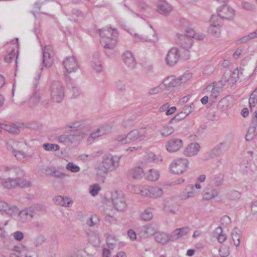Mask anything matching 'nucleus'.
<instances>
[{
    "label": "nucleus",
    "instance_id": "nucleus-1",
    "mask_svg": "<svg viewBox=\"0 0 257 257\" xmlns=\"http://www.w3.org/2000/svg\"><path fill=\"white\" fill-rule=\"evenodd\" d=\"M119 158L111 154L103 156L102 161L96 168L98 178L104 179L109 172L114 170L119 166Z\"/></svg>",
    "mask_w": 257,
    "mask_h": 257
},
{
    "label": "nucleus",
    "instance_id": "nucleus-2",
    "mask_svg": "<svg viewBox=\"0 0 257 257\" xmlns=\"http://www.w3.org/2000/svg\"><path fill=\"white\" fill-rule=\"evenodd\" d=\"M100 43L105 49L112 50L117 43L118 33L111 28L99 29Z\"/></svg>",
    "mask_w": 257,
    "mask_h": 257
},
{
    "label": "nucleus",
    "instance_id": "nucleus-3",
    "mask_svg": "<svg viewBox=\"0 0 257 257\" xmlns=\"http://www.w3.org/2000/svg\"><path fill=\"white\" fill-rule=\"evenodd\" d=\"M51 98L54 102L59 103L64 99V90L62 83L59 81H54L50 86Z\"/></svg>",
    "mask_w": 257,
    "mask_h": 257
},
{
    "label": "nucleus",
    "instance_id": "nucleus-4",
    "mask_svg": "<svg viewBox=\"0 0 257 257\" xmlns=\"http://www.w3.org/2000/svg\"><path fill=\"white\" fill-rule=\"evenodd\" d=\"M24 172L19 167L15 166H2L0 167V179L4 177L15 178L18 176H24Z\"/></svg>",
    "mask_w": 257,
    "mask_h": 257
},
{
    "label": "nucleus",
    "instance_id": "nucleus-5",
    "mask_svg": "<svg viewBox=\"0 0 257 257\" xmlns=\"http://www.w3.org/2000/svg\"><path fill=\"white\" fill-rule=\"evenodd\" d=\"M54 48L52 45L45 46L42 49V67L50 68L53 63V57L54 56Z\"/></svg>",
    "mask_w": 257,
    "mask_h": 257
},
{
    "label": "nucleus",
    "instance_id": "nucleus-6",
    "mask_svg": "<svg viewBox=\"0 0 257 257\" xmlns=\"http://www.w3.org/2000/svg\"><path fill=\"white\" fill-rule=\"evenodd\" d=\"M176 42L185 51V55L183 56L184 59L187 60L190 58L189 49L191 48L193 40L189 37L183 34H177Z\"/></svg>",
    "mask_w": 257,
    "mask_h": 257
},
{
    "label": "nucleus",
    "instance_id": "nucleus-7",
    "mask_svg": "<svg viewBox=\"0 0 257 257\" xmlns=\"http://www.w3.org/2000/svg\"><path fill=\"white\" fill-rule=\"evenodd\" d=\"M113 205L117 211H124L127 207L123 194L121 192L115 191L111 194Z\"/></svg>",
    "mask_w": 257,
    "mask_h": 257
},
{
    "label": "nucleus",
    "instance_id": "nucleus-8",
    "mask_svg": "<svg viewBox=\"0 0 257 257\" xmlns=\"http://www.w3.org/2000/svg\"><path fill=\"white\" fill-rule=\"evenodd\" d=\"M188 164L189 162L187 159H178L171 165V171L174 174H182L186 170Z\"/></svg>",
    "mask_w": 257,
    "mask_h": 257
},
{
    "label": "nucleus",
    "instance_id": "nucleus-9",
    "mask_svg": "<svg viewBox=\"0 0 257 257\" xmlns=\"http://www.w3.org/2000/svg\"><path fill=\"white\" fill-rule=\"evenodd\" d=\"M81 138L82 135L80 133L70 135L63 134L57 138V141L59 143L68 146L80 142Z\"/></svg>",
    "mask_w": 257,
    "mask_h": 257
},
{
    "label": "nucleus",
    "instance_id": "nucleus-10",
    "mask_svg": "<svg viewBox=\"0 0 257 257\" xmlns=\"http://www.w3.org/2000/svg\"><path fill=\"white\" fill-rule=\"evenodd\" d=\"M158 228L155 224H149L138 228V234L142 238H147L150 236L154 235Z\"/></svg>",
    "mask_w": 257,
    "mask_h": 257
},
{
    "label": "nucleus",
    "instance_id": "nucleus-11",
    "mask_svg": "<svg viewBox=\"0 0 257 257\" xmlns=\"http://www.w3.org/2000/svg\"><path fill=\"white\" fill-rule=\"evenodd\" d=\"M186 80L187 79L185 76L178 78H176L174 76H171L165 79L162 84L165 86L166 88L169 90L171 88L179 86L182 83L185 82Z\"/></svg>",
    "mask_w": 257,
    "mask_h": 257
},
{
    "label": "nucleus",
    "instance_id": "nucleus-12",
    "mask_svg": "<svg viewBox=\"0 0 257 257\" xmlns=\"http://www.w3.org/2000/svg\"><path fill=\"white\" fill-rule=\"evenodd\" d=\"M180 57V54L178 48H171L168 52L165 60L168 65L173 66L176 64Z\"/></svg>",
    "mask_w": 257,
    "mask_h": 257
},
{
    "label": "nucleus",
    "instance_id": "nucleus-13",
    "mask_svg": "<svg viewBox=\"0 0 257 257\" xmlns=\"http://www.w3.org/2000/svg\"><path fill=\"white\" fill-rule=\"evenodd\" d=\"M145 138V130L141 128L140 130H134L126 135L128 143L141 141Z\"/></svg>",
    "mask_w": 257,
    "mask_h": 257
},
{
    "label": "nucleus",
    "instance_id": "nucleus-14",
    "mask_svg": "<svg viewBox=\"0 0 257 257\" xmlns=\"http://www.w3.org/2000/svg\"><path fill=\"white\" fill-rule=\"evenodd\" d=\"M228 146L227 143L223 141L211 150L208 152V156L210 159L214 158L224 154L228 150Z\"/></svg>",
    "mask_w": 257,
    "mask_h": 257
},
{
    "label": "nucleus",
    "instance_id": "nucleus-15",
    "mask_svg": "<svg viewBox=\"0 0 257 257\" xmlns=\"http://www.w3.org/2000/svg\"><path fill=\"white\" fill-rule=\"evenodd\" d=\"M63 63L64 68L68 73L75 72L79 68L78 62L73 56L67 57L63 61Z\"/></svg>",
    "mask_w": 257,
    "mask_h": 257
},
{
    "label": "nucleus",
    "instance_id": "nucleus-16",
    "mask_svg": "<svg viewBox=\"0 0 257 257\" xmlns=\"http://www.w3.org/2000/svg\"><path fill=\"white\" fill-rule=\"evenodd\" d=\"M217 13L219 17L223 19L232 20L235 15V11L232 8L225 4L218 8Z\"/></svg>",
    "mask_w": 257,
    "mask_h": 257
},
{
    "label": "nucleus",
    "instance_id": "nucleus-17",
    "mask_svg": "<svg viewBox=\"0 0 257 257\" xmlns=\"http://www.w3.org/2000/svg\"><path fill=\"white\" fill-rule=\"evenodd\" d=\"M123 63L131 69H134L137 65V61L132 53L129 51H126L122 55Z\"/></svg>",
    "mask_w": 257,
    "mask_h": 257
},
{
    "label": "nucleus",
    "instance_id": "nucleus-18",
    "mask_svg": "<svg viewBox=\"0 0 257 257\" xmlns=\"http://www.w3.org/2000/svg\"><path fill=\"white\" fill-rule=\"evenodd\" d=\"M183 142L181 139L173 138L168 141L166 144L167 150L169 152H175L181 149Z\"/></svg>",
    "mask_w": 257,
    "mask_h": 257
},
{
    "label": "nucleus",
    "instance_id": "nucleus-19",
    "mask_svg": "<svg viewBox=\"0 0 257 257\" xmlns=\"http://www.w3.org/2000/svg\"><path fill=\"white\" fill-rule=\"evenodd\" d=\"M112 128V126L109 124H104L101 127L98 128L96 132L91 134L88 138L89 141L90 139L94 140L101 136L109 133L111 131Z\"/></svg>",
    "mask_w": 257,
    "mask_h": 257
},
{
    "label": "nucleus",
    "instance_id": "nucleus-20",
    "mask_svg": "<svg viewBox=\"0 0 257 257\" xmlns=\"http://www.w3.org/2000/svg\"><path fill=\"white\" fill-rule=\"evenodd\" d=\"M173 10L172 7L167 2L166 0H160L158 4L157 11L164 16H167Z\"/></svg>",
    "mask_w": 257,
    "mask_h": 257
},
{
    "label": "nucleus",
    "instance_id": "nucleus-21",
    "mask_svg": "<svg viewBox=\"0 0 257 257\" xmlns=\"http://www.w3.org/2000/svg\"><path fill=\"white\" fill-rule=\"evenodd\" d=\"M35 211L33 207L27 208L20 211L19 213L20 220L23 222L30 220L33 218Z\"/></svg>",
    "mask_w": 257,
    "mask_h": 257
},
{
    "label": "nucleus",
    "instance_id": "nucleus-22",
    "mask_svg": "<svg viewBox=\"0 0 257 257\" xmlns=\"http://www.w3.org/2000/svg\"><path fill=\"white\" fill-rule=\"evenodd\" d=\"M200 149V145L197 143L189 144L184 150V154L186 156L191 157L197 154Z\"/></svg>",
    "mask_w": 257,
    "mask_h": 257
},
{
    "label": "nucleus",
    "instance_id": "nucleus-23",
    "mask_svg": "<svg viewBox=\"0 0 257 257\" xmlns=\"http://www.w3.org/2000/svg\"><path fill=\"white\" fill-rule=\"evenodd\" d=\"M154 236L155 240L162 245L166 244L171 240V235L169 236L168 234L163 232L156 231Z\"/></svg>",
    "mask_w": 257,
    "mask_h": 257
},
{
    "label": "nucleus",
    "instance_id": "nucleus-24",
    "mask_svg": "<svg viewBox=\"0 0 257 257\" xmlns=\"http://www.w3.org/2000/svg\"><path fill=\"white\" fill-rule=\"evenodd\" d=\"M218 19V16H212L210 18V27L209 28V31L210 33L214 36H218L220 34V30L218 27L220 26V23L218 22L216 23L214 21V19Z\"/></svg>",
    "mask_w": 257,
    "mask_h": 257
},
{
    "label": "nucleus",
    "instance_id": "nucleus-25",
    "mask_svg": "<svg viewBox=\"0 0 257 257\" xmlns=\"http://www.w3.org/2000/svg\"><path fill=\"white\" fill-rule=\"evenodd\" d=\"M189 228L188 226L177 228L174 230L171 234L172 241H175L185 235L188 232Z\"/></svg>",
    "mask_w": 257,
    "mask_h": 257
},
{
    "label": "nucleus",
    "instance_id": "nucleus-26",
    "mask_svg": "<svg viewBox=\"0 0 257 257\" xmlns=\"http://www.w3.org/2000/svg\"><path fill=\"white\" fill-rule=\"evenodd\" d=\"M145 175L144 170L141 167H135L130 169L128 172V176L134 179L139 180Z\"/></svg>",
    "mask_w": 257,
    "mask_h": 257
},
{
    "label": "nucleus",
    "instance_id": "nucleus-27",
    "mask_svg": "<svg viewBox=\"0 0 257 257\" xmlns=\"http://www.w3.org/2000/svg\"><path fill=\"white\" fill-rule=\"evenodd\" d=\"M92 66L96 73L100 72L102 71V67L99 60V54L97 52H94L93 54Z\"/></svg>",
    "mask_w": 257,
    "mask_h": 257
},
{
    "label": "nucleus",
    "instance_id": "nucleus-28",
    "mask_svg": "<svg viewBox=\"0 0 257 257\" xmlns=\"http://www.w3.org/2000/svg\"><path fill=\"white\" fill-rule=\"evenodd\" d=\"M46 172L47 174L57 178H64L67 176L66 174L61 172L59 170L52 167L47 168Z\"/></svg>",
    "mask_w": 257,
    "mask_h": 257
},
{
    "label": "nucleus",
    "instance_id": "nucleus-29",
    "mask_svg": "<svg viewBox=\"0 0 257 257\" xmlns=\"http://www.w3.org/2000/svg\"><path fill=\"white\" fill-rule=\"evenodd\" d=\"M54 201L56 204L63 207H67L70 203H72L69 198L61 196L55 197L54 199Z\"/></svg>",
    "mask_w": 257,
    "mask_h": 257
},
{
    "label": "nucleus",
    "instance_id": "nucleus-30",
    "mask_svg": "<svg viewBox=\"0 0 257 257\" xmlns=\"http://www.w3.org/2000/svg\"><path fill=\"white\" fill-rule=\"evenodd\" d=\"M66 81L67 86L71 88V91L73 93V96L76 98L80 95L81 91L78 87H77L74 82L72 81L70 78H66Z\"/></svg>",
    "mask_w": 257,
    "mask_h": 257
},
{
    "label": "nucleus",
    "instance_id": "nucleus-31",
    "mask_svg": "<svg viewBox=\"0 0 257 257\" xmlns=\"http://www.w3.org/2000/svg\"><path fill=\"white\" fill-rule=\"evenodd\" d=\"M218 192L215 189L205 188L203 191V199L209 200L218 196Z\"/></svg>",
    "mask_w": 257,
    "mask_h": 257
},
{
    "label": "nucleus",
    "instance_id": "nucleus-32",
    "mask_svg": "<svg viewBox=\"0 0 257 257\" xmlns=\"http://www.w3.org/2000/svg\"><path fill=\"white\" fill-rule=\"evenodd\" d=\"M146 178L149 181H157L159 177L160 173L159 171L156 169H151L149 170V172L145 174Z\"/></svg>",
    "mask_w": 257,
    "mask_h": 257
},
{
    "label": "nucleus",
    "instance_id": "nucleus-33",
    "mask_svg": "<svg viewBox=\"0 0 257 257\" xmlns=\"http://www.w3.org/2000/svg\"><path fill=\"white\" fill-rule=\"evenodd\" d=\"M162 158L160 155H156L152 152L149 153L145 156V161L148 162H154L158 163L159 162L162 161Z\"/></svg>",
    "mask_w": 257,
    "mask_h": 257
},
{
    "label": "nucleus",
    "instance_id": "nucleus-34",
    "mask_svg": "<svg viewBox=\"0 0 257 257\" xmlns=\"http://www.w3.org/2000/svg\"><path fill=\"white\" fill-rule=\"evenodd\" d=\"M17 177L13 178L12 177H8V178L4 182L2 185L4 188L7 189H12L15 187H17Z\"/></svg>",
    "mask_w": 257,
    "mask_h": 257
},
{
    "label": "nucleus",
    "instance_id": "nucleus-35",
    "mask_svg": "<svg viewBox=\"0 0 257 257\" xmlns=\"http://www.w3.org/2000/svg\"><path fill=\"white\" fill-rule=\"evenodd\" d=\"M150 197L153 198L160 197L163 194L161 188L157 186H150Z\"/></svg>",
    "mask_w": 257,
    "mask_h": 257
},
{
    "label": "nucleus",
    "instance_id": "nucleus-36",
    "mask_svg": "<svg viewBox=\"0 0 257 257\" xmlns=\"http://www.w3.org/2000/svg\"><path fill=\"white\" fill-rule=\"evenodd\" d=\"M42 94L38 91H36L34 92L33 95L30 98V103L31 107H33L38 104L41 100Z\"/></svg>",
    "mask_w": 257,
    "mask_h": 257
},
{
    "label": "nucleus",
    "instance_id": "nucleus-37",
    "mask_svg": "<svg viewBox=\"0 0 257 257\" xmlns=\"http://www.w3.org/2000/svg\"><path fill=\"white\" fill-rule=\"evenodd\" d=\"M2 126H4V130L11 134L15 135L19 134L20 132L19 126L15 123H11L10 124H5V125Z\"/></svg>",
    "mask_w": 257,
    "mask_h": 257
},
{
    "label": "nucleus",
    "instance_id": "nucleus-38",
    "mask_svg": "<svg viewBox=\"0 0 257 257\" xmlns=\"http://www.w3.org/2000/svg\"><path fill=\"white\" fill-rule=\"evenodd\" d=\"M248 101L249 108L251 111L252 108L254 107L257 103V87L250 94Z\"/></svg>",
    "mask_w": 257,
    "mask_h": 257
},
{
    "label": "nucleus",
    "instance_id": "nucleus-39",
    "mask_svg": "<svg viewBox=\"0 0 257 257\" xmlns=\"http://www.w3.org/2000/svg\"><path fill=\"white\" fill-rule=\"evenodd\" d=\"M22 176L17 177V187L20 188H26L31 186L30 181L26 180L23 178H21Z\"/></svg>",
    "mask_w": 257,
    "mask_h": 257
},
{
    "label": "nucleus",
    "instance_id": "nucleus-40",
    "mask_svg": "<svg viewBox=\"0 0 257 257\" xmlns=\"http://www.w3.org/2000/svg\"><path fill=\"white\" fill-rule=\"evenodd\" d=\"M215 233L218 234L217 240L220 243H222L226 239V236L222 233L221 227H217L215 229Z\"/></svg>",
    "mask_w": 257,
    "mask_h": 257
},
{
    "label": "nucleus",
    "instance_id": "nucleus-41",
    "mask_svg": "<svg viewBox=\"0 0 257 257\" xmlns=\"http://www.w3.org/2000/svg\"><path fill=\"white\" fill-rule=\"evenodd\" d=\"M153 217V213L150 208L146 209L141 215V219L144 221H150Z\"/></svg>",
    "mask_w": 257,
    "mask_h": 257
},
{
    "label": "nucleus",
    "instance_id": "nucleus-42",
    "mask_svg": "<svg viewBox=\"0 0 257 257\" xmlns=\"http://www.w3.org/2000/svg\"><path fill=\"white\" fill-rule=\"evenodd\" d=\"M160 132L162 136L167 137L173 133L174 128L172 126H163Z\"/></svg>",
    "mask_w": 257,
    "mask_h": 257
},
{
    "label": "nucleus",
    "instance_id": "nucleus-43",
    "mask_svg": "<svg viewBox=\"0 0 257 257\" xmlns=\"http://www.w3.org/2000/svg\"><path fill=\"white\" fill-rule=\"evenodd\" d=\"M18 209L15 205H10L7 203V208L4 210V212L11 216L15 215L18 213Z\"/></svg>",
    "mask_w": 257,
    "mask_h": 257
},
{
    "label": "nucleus",
    "instance_id": "nucleus-44",
    "mask_svg": "<svg viewBox=\"0 0 257 257\" xmlns=\"http://www.w3.org/2000/svg\"><path fill=\"white\" fill-rule=\"evenodd\" d=\"M43 148L48 151H56L59 150V146L57 144L45 143L43 145Z\"/></svg>",
    "mask_w": 257,
    "mask_h": 257
},
{
    "label": "nucleus",
    "instance_id": "nucleus-45",
    "mask_svg": "<svg viewBox=\"0 0 257 257\" xmlns=\"http://www.w3.org/2000/svg\"><path fill=\"white\" fill-rule=\"evenodd\" d=\"M223 181V175L222 174H218L214 175L212 182L216 186H220Z\"/></svg>",
    "mask_w": 257,
    "mask_h": 257
},
{
    "label": "nucleus",
    "instance_id": "nucleus-46",
    "mask_svg": "<svg viewBox=\"0 0 257 257\" xmlns=\"http://www.w3.org/2000/svg\"><path fill=\"white\" fill-rule=\"evenodd\" d=\"M46 240V237L42 234H39L34 240L33 243L35 247L42 245Z\"/></svg>",
    "mask_w": 257,
    "mask_h": 257
},
{
    "label": "nucleus",
    "instance_id": "nucleus-47",
    "mask_svg": "<svg viewBox=\"0 0 257 257\" xmlns=\"http://www.w3.org/2000/svg\"><path fill=\"white\" fill-rule=\"evenodd\" d=\"M213 85H210L209 86H207V89H210L211 88V95L210 96L213 99H215L217 96H218L220 90L218 88H216L214 85V83H213Z\"/></svg>",
    "mask_w": 257,
    "mask_h": 257
},
{
    "label": "nucleus",
    "instance_id": "nucleus-48",
    "mask_svg": "<svg viewBox=\"0 0 257 257\" xmlns=\"http://www.w3.org/2000/svg\"><path fill=\"white\" fill-rule=\"evenodd\" d=\"M229 82L231 84L235 83L239 79V70L238 69L234 70L229 76Z\"/></svg>",
    "mask_w": 257,
    "mask_h": 257
},
{
    "label": "nucleus",
    "instance_id": "nucleus-49",
    "mask_svg": "<svg viewBox=\"0 0 257 257\" xmlns=\"http://www.w3.org/2000/svg\"><path fill=\"white\" fill-rule=\"evenodd\" d=\"M186 115H184L182 112H180L177 114L173 118L171 119L169 121V123L173 124L179 122V121L183 119L186 117Z\"/></svg>",
    "mask_w": 257,
    "mask_h": 257
},
{
    "label": "nucleus",
    "instance_id": "nucleus-50",
    "mask_svg": "<svg viewBox=\"0 0 257 257\" xmlns=\"http://www.w3.org/2000/svg\"><path fill=\"white\" fill-rule=\"evenodd\" d=\"M16 55L15 49L12 48L8 50V54L5 56L4 59L5 61L9 63L14 58Z\"/></svg>",
    "mask_w": 257,
    "mask_h": 257
},
{
    "label": "nucleus",
    "instance_id": "nucleus-51",
    "mask_svg": "<svg viewBox=\"0 0 257 257\" xmlns=\"http://www.w3.org/2000/svg\"><path fill=\"white\" fill-rule=\"evenodd\" d=\"M227 197L230 200H234L240 198V193L236 190H232L228 192L227 195Z\"/></svg>",
    "mask_w": 257,
    "mask_h": 257
},
{
    "label": "nucleus",
    "instance_id": "nucleus-52",
    "mask_svg": "<svg viewBox=\"0 0 257 257\" xmlns=\"http://www.w3.org/2000/svg\"><path fill=\"white\" fill-rule=\"evenodd\" d=\"M66 168L72 172L77 173L80 171L79 166L76 165L72 162L68 163L66 165Z\"/></svg>",
    "mask_w": 257,
    "mask_h": 257
},
{
    "label": "nucleus",
    "instance_id": "nucleus-53",
    "mask_svg": "<svg viewBox=\"0 0 257 257\" xmlns=\"http://www.w3.org/2000/svg\"><path fill=\"white\" fill-rule=\"evenodd\" d=\"M115 238L113 235H109L106 238V242L110 249H113L115 245Z\"/></svg>",
    "mask_w": 257,
    "mask_h": 257
},
{
    "label": "nucleus",
    "instance_id": "nucleus-54",
    "mask_svg": "<svg viewBox=\"0 0 257 257\" xmlns=\"http://www.w3.org/2000/svg\"><path fill=\"white\" fill-rule=\"evenodd\" d=\"M232 239L234 242V245L237 247L240 244V235L236 231H233L231 233Z\"/></svg>",
    "mask_w": 257,
    "mask_h": 257
},
{
    "label": "nucleus",
    "instance_id": "nucleus-55",
    "mask_svg": "<svg viewBox=\"0 0 257 257\" xmlns=\"http://www.w3.org/2000/svg\"><path fill=\"white\" fill-rule=\"evenodd\" d=\"M99 222V219L97 215H94L89 218L87 221V224L90 226H93Z\"/></svg>",
    "mask_w": 257,
    "mask_h": 257
},
{
    "label": "nucleus",
    "instance_id": "nucleus-56",
    "mask_svg": "<svg viewBox=\"0 0 257 257\" xmlns=\"http://www.w3.org/2000/svg\"><path fill=\"white\" fill-rule=\"evenodd\" d=\"M100 189L101 188L98 185L95 184L93 185L90 189V193L92 196H95L97 195L99 191H100Z\"/></svg>",
    "mask_w": 257,
    "mask_h": 257
},
{
    "label": "nucleus",
    "instance_id": "nucleus-57",
    "mask_svg": "<svg viewBox=\"0 0 257 257\" xmlns=\"http://www.w3.org/2000/svg\"><path fill=\"white\" fill-rule=\"evenodd\" d=\"M162 88V84H161L159 86L154 87L153 88L150 89L148 91V94L149 95H152L154 94H158Z\"/></svg>",
    "mask_w": 257,
    "mask_h": 257
},
{
    "label": "nucleus",
    "instance_id": "nucleus-58",
    "mask_svg": "<svg viewBox=\"0 0 257 257\" xmlns=\"http://www.w3.org/2000/svg\"><path fill=\"white\" fill-rule=\"evenodd\" d=\"M115 140L118 142H121L122 144H127V140H126V135H118L116 137Z\"/></svg>",
    "mask_w": 257,
    "mask_h": 257
},
{
    "label": "nucleus",
    "instance_id": "nucleus-59",
    "mask_svg": "<svg viewBox=\"0 0 257 257\" xmlns=\"http://www.w3.org/2000/svg\"><path fill=\"white\" fill-rule=\"evenodd\" d=\"M220 221L223 225H227L231 223V219L227 215H224L221 217Z\"/></svg>",
    "mask_w": 257,
    "mask_h": 257
},
{
    "label": "nucleus",
    "instance_id": "nucleus-60",
    "mask_svg": "<svg viewBox=\"0 0 257 257\" xmlns=\"http://www.w3.org/2000/svg\"><path fill=\"white\" fill-rule=\"evenodd\" d=\"M252 123L254 125L252 126V132H255L257 125V111L255 110L253 113V118L252 119Z\"/></svg>",
    "mask_w": 257,
    "mask_h": 257
},
{
    "label": "nucleus",
    "instance_id": "nucleus-61",
    "mask_svg": "<svg viewBox=\"0 0 257 257\" xmlns=\"http://www.w3.org/2000/svg\"><path fill=\"white\" fill-rule=\"evenodd\" d=\"M24 236L23 233L20 231H17L14 233V238L18 241L22 240L23 239Z\"/></svg>",
    "mask_w": 257,
    "mask_h": 257
},
{
    "label": "nucleus",
    "instance_id": "nucleus-62",
    "mask_svg": "<svg viewBox=\"0 0 257 257\" xmlns=\"http://www.w3.org/2000/svg\"><path fill=\"white\" fill-rule=\"evenodd\" d=\"M140 194L142 195L150 197V186L142 188L140 190Z\"/></svg>",
    "mask_w": 257,
    "mask_h": 257
},
{
    "label": "nucleus",
    "instance_id": "nucleus-63",
    "mask_svg": "<svg viewBox=\"0 0 257 257\" xmlns=\"http://www.w3.org/2000/svg\"><path fill=\"white\" fill-rule=\"evenodd\" d=\"M214 67L211 65L207 66L203 70V74L209 75L214 71Z\"/></svg>",
    "mask_w": 257,
    "mask_h": 257
},
{
    "label": "nucleus",
    "instance_id": "nucleus-64",
    "mask_svg": "<svg viewBox=\"0 0 257 257\" xmlns=\"http://www.w3.org/2000/svg\"><path fill=\"white\" fill-rule=\"evenodd\" d=\"M134 124L133 120L131 119H124L122 121V125L124 128H127Z\"/></svg>",
    "mask_w": 257,
    "mask_h": 257
}]
</instances>
